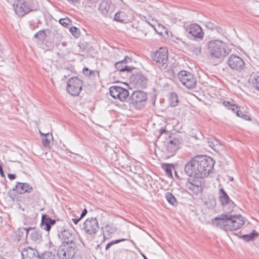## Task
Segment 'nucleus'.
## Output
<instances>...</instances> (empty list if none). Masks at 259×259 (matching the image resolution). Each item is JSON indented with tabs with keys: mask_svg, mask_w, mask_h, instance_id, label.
<instances>
[{
	"mask_svg": "<svg viewBox=\"0 0 259 259\" xmlns=\"http://www.w3.org/2000/svg\"><path fill=\"white\" fill-rule=\"evenodd\" d=\"M99 10L105 17H112V8L111 3L108 0L102 1L99 7Z\"/></svg>",
	"mask_w": 259,
	"mask_h": 259,
	"instance_id": "obj_23",
	"label": "nucleus"
},
{
	"mask_svg": "<svg viewBox=\"0 0 259 259\" xmlns=\"http://www.w3.org/2000/svg\"><path fill=\"white\" fill-rule=\"evenodd\" d=\"M55 31H56V37L57 38H60L62 37V34L61 33L58 32V31H57V30H55Z\"/></svg>",
	"mask_w": 259,
	"mask_h": 259,
	"instance_id": "obj_52",
	"label": "nucleus"
},
{
	"mask_svg": "<svg viewBox=\"0 0 259 259\" xmlns=\"http://www.w3.org/2000/svg\"><path fill=\"white\" fill-rule=\"evenodd\" d=\"M96 72V70L91 71L89 70V69L87 67H84L83 69V73L84 75H85L87 76H91L92 75H94Z\"/></svg>",
	"mask_w": 259,
	"mask_h": 259,
	"instance_id": "obj_40",
	"label": "nucleus"
},
{
	"mask_svg": "<svg viewBox=\"0 0 259 259\" xmlns=\"http://www.w3.org/2000/svg\"><path fill=\"white\" fill-rule=\"evenodd\" d=\"M13 7L16 14L21 17L37 10L36 0H15Z\"/></svg>",
	"mask_w": 259,
	"mask_h": 259,
	"instance_id": "obj_5",
	"label": "nucleus"
},
{
	"mask_svg": "<svg viewBox=\"0 0 259 259\" xmlns=\"http://www.w3.org/2000/svg\"><path fill=\"white\" fill-rule=\"evenodd\" d=\"M175 175H176L177 176H178V175H177V173L176 171H175Z\"/></svg>",
	"mask_w": 259,
	"mask_h": 259,
	"instance_id": "obj_60",
	"label": "nucleus"
},
{
	"mask_svg": "<svg viewBox=\"0 0 259 259\" xmlns=\"http://www.w3.org/2000/svg\"><path fill=\"white\" fill-rule=\"evenodd\" d=\"M165 198L169 203L173 206H176L178 202L174 195L170 192H167L165 194Z\"/></svg>",
	"mask_w": 259,
	"mask_h": 259,
	"instance_id": "obj_31",
	"label": "nucleus"
},
{
	"mask_svg": "<svg viewBox=\"0 0 259 259\" xmlns=\"http://www.w3.org/2000/svg\"><path fill=\"white\" fill-rule=\"evenodd\" d=\"M223 105L226 107L228 109V108L229 107V106L231 105V103L229 102V101H224L223 102Z\"/></svg>",
	"mask_w": 259,
	"mask_h": 259,
	"instance_id": "obj_48",
	"label": "nucleus"
},
{
	"mask_svg": "<svg viewBox=\"0 0 259 259\" xmlns=\"http://www.w3.org/2000/svg\"><path fill=\"white\" fill-rule=\"evenodd\" d=\"M142 255L144 259H148V258L146 256L145 254H142Z\"/></svg>",
	"mask_w": 259,
	"mask_h": 259,
	"instance_id": "obj_57",
	"label": "nucleus"
},
{
	"mask_svg": "<svg viewBox=\"0 0 259 259\" xmlns=\"http://www.w3.org/2000/svg\"><path fill=\"white\" fill-rule=\"evenodd\" d=\"M259 236V233L255 230H253L250 233L245 234L241 236V238L245 242H249L254 240Z\"/></svg>",
	"mask_w": 259,
	"mask_h": 259,
	"instance_id": "obj_26",
	"label": "nucleus"
},
{
	"mask_svg": "<svg viewBox=\"0 0 259 259\" xmlns=\"http://www.w3.org/2000/svg\"><path fill=\"white\" fill-rule=\"evenodd\" d=\"M66 151H67V152H69V153H70L71 154H73L74 155H75L76 156H80L78 154H75V153H73V152H72L71 151H70L67 148H66L65 149Z\"/></svg>",
	"mask_w": 259,
	"mask_h": 259,
	"instance_id": "obj_53",
	"label": "nucleus"
},
{
	"mask_svg": "<svg viewBox=\"0 0 259 259\" xmlns=\"http://www.w3.org/2000/svg\"><path fill=\"white\" fill-rule=\"evenodd\" d=\"M29 238L33 242L38 243L42 240V234L41 231L35 227H28L25 229V239L28 240L29 233Z\"/></svg>",
	"mask_w": 259,
	"mask_h": 259,
	"instance_id": "obj_18",
	"label": "nucleus"
},
{
	"mask_svg": "<svg viewBox=\"0 0 259 259\" xmlns=\"http://www.w3.org/2000/svg\"><path fill=\"white\" fill-rule=\"evenodd\" d=\"M8 177L10 180H14L16 178V176L15 174H9L8 175Z\"/></svg>",
	"mask_w": 259,
	"mask_h": 259,
	"instance_id": "obj_47",
	"label": "nucleus"
},
{
	"mask_svg": "<svg viewBox=\"0 0 259 259\" xmlns=\"http://www.w3.org/2000/svg\"><path fill=\"white\" fill-rule=\"evenodd\" d=\"M56 223V221L55 220L52 219L47 214H44L41 217L40 226L42 229L49 231L52 226L54 225Z\"/></svg>",
	"mask_w": 259,
	"mask_h": 259,
	"instance_id": "obj_24",
	"label": "nucleus"
},
{
	"mask_svg": "<svg viewBox=\"0 0 259 259\" xmlns=\"http://www.w3.org/2000/svg\"><path fill=\"white\" fill-rule=\"evenodd\" d=\"M80 230L86 235L95 236L98 231L99 226L96 218H88L82 225H80Z\"/></svg>",
	"mask_w": 259,
	"mask_h": 259,
	"instance_id": "obj_6",
	"label": "nucleus"
},
{
	"mask_svg": "<svg viewBox=\"0 0 259 259\" xmlns=\"http://www.w3.org/2000/svg\"><path fill=\"white\" fill-rule=\"evenodd\" d=\"M252 83L254 88L259 91V76L254 77L252 81Z\"/></svg>",
	"mask_w": 259,
	"mask_h": 259,
	"instance_id": "obj_41",
	"label": "nucleus"
},
{
	"mask_svg": "<svg viewBox=\"0 0 259 259\" xmlns=\"http://www.w3.org/2000/svg\"><path fill=\"white\" fill-rule=\"evenodd\" d=\"M238 108H239V107L238 106H237L236 105L231 103V105L229 106L228 109H231L233 111H235L236 109L238 110Z\"/></svg>",
	"mask_w": 259,
	"mask_h": 259,
	"instance_id": "obj_43",
	"label": "nucleus"
},
{
	"mask_svg": "<svg viewBox=\"0 0 259 259\" xmlns=\"http://www.w3.org/2000/svg\"><path fill=\"white\" fill-rule=\"evenodd\" d=\"M110 95L114 99H118L120 101H124L129 96V92L127 90L119 87L112 86L109 89Z\"/></svg>",
	"mask_w": 259,
	"mask_h": 259,
	"instance_id": "obj_14",
	"label": "nucleus"
},
{
	"mask_svg": "<svg viewBox=\"0 0 259 259\" xmlns=\"http://www.w3.org/2000/svg\"><path fill=\"white\" fill-rule=\"evenodd\" d=\"M132 62V58L128 56H126L125 58L121 61H118L115 63L114 65L116 69L120 72H131L135 68L132 66L127 65L128 63Z\"/></svg>",
	"mask_w": 259,
	"mask_h": 259,
	"instance_id": "obj_19",
	"label": "nucleus"
},
{
	"mask_svg": "<svg viewBox=\"0 0 259 259\" xmlns=\"http://www.w3.org/2000/svg\"><path fill=\"white\" fill-rule=\"evenodd\" d=\"M185 187L195 194H198L201 190V183L195 179H188L185 183Z\"/></svg>",
	"mask_w": 259,
	"mask_h": 259,
	"instance_id": "obj_22",
	"label": "nucleus"
},
{
	"mask_svg": "<svg viewBox=\"0 0 259 259\" xmlns=\"http://www.w3.org/2000/svg\"><path fill=\"white\" fill-rule=\"evenodd\" d=\"M227 63L230 68L238 72L243 70L245 66L244 60L241 57L233 54L228 57Z\"/></svg>",
	"mask_w": 259,
	"mask_h": 259,
	"instance_id": "obj_12",
	"label": "nucleus"
},
{
	"mask_svg": "<svg viewBox=\"0 0 259 259\" xmlns=\"http://www.w3.org/2000/svg\"><path fill=\"white\" fill-rule=\"evenodd\" d=\"M133 19V16L128 12L119 11L114 15V20L116 21L127 23Z\"/></svg>",
	"mask_w": 259,
	"mask_h": 259,
	"instance_id": "obj_21",
	"label": "nucleus"
},
{
	"mask_svg": "<svg viewBox=\"0 0 259 259\" xmlns=\"http://www.w3.org/2000/svg\"><path fill=\"white\" fill-rule=\"evenodd\" d=\"M205 26L206 28L209 29H210L212 31H216L219 33H222L223 31V29L221 27L211 22H206Z\"/></svg>",
	"mask_w": 259,
	"mask_h": 259,
	"instance_id": "obj_30",
	"label": "nucleus"
},
{
	"mask_svg": "<svg viewBox=\"0 0 259 259\" xmlns=\"http://www.w3.org/2000/svg\"><path fill=\"white\" fill-rule=\"evenodd\" d=\"M58 235L62 240V244H68V245H75V235L68 229H63L58 231Z\"/></svg>",
	"mask_w": 259,
	"mask_h": 259,
	"instance_id": "obj_17",
	"label": "nucleus"
},
{
	"mask_svg": "<svg viewBox=\"0 0 259 259\" xmlns=\"http://www.w3.org/2000/svg\"><path fill=\"white\" fill-rule=\"evenodd\" d=\"M59 23L62 26L68 27L71 24V21L68 18H62L59 20Z\"/></svg>",
	"mask_w": 259,
	"mask_h": 259,
	"instance_id": "obj_38",
	"label": "nucleus"
},
{
	"mask_svg": "<svg viewBox=\"0 0 259 259\" xmlns=\"http://www.w3.org/2000/svg\"><path fill=\"white\" fill-rule=\"evenodd\" d=\"M70 32L75 37L78 38L80 35V30L75 26L71 27L69 29Z\"/></svg>",
	"mask_w": 259,
	"mask_h": 259,
	"instance_id": "obj_37",
	"label": "nucleus"
},
{
	"mask_svg": "<svg viewBox=\"0 0 259 259\" xmlns=\"http://www.w3.org/2000/svg\"><path fill=\"white\" fill-rule=\"evenodd\" d=\"M130 81L134 87L139 89L145 88L147 82L146 77L140 72L132 75L130 78Z\"/></svg>",
	"mask_w": 259,
	"mask_h": 259,
	"instance_id": "obj_16",
	"label": "nucleus"
},
{
	"mask_svg": "<svg viewBox=\"0 0 259 259\" xmlns=\"http://www.w3.org/2000/svg\"><path fill=\"white\" fill-rule=\"evenodd\" d=\"M170 140L168 142L166 152L169 155V156L174 155L182 145V138L178 136L177 137H171L169 136Z\"/></svg>",
	"mask_w": 259,
	"mask_h": 259,
	"instance_id": "obj_15",
	"label": "nucleus"
},
{
	"mask_svg": "<svg viewBox=\"0 0 259 259\" xmlns=\"http://www.w3.org/2000/svg\"><path fill=\"white\" fill-rule=\"evenodd\" d=\"M88 213V210L86 208H84L80 214V219L83 218Z\"/></svg>",
	"mask_w": 259,
	"mask_h": 259,
	"instance_id": "obj_46",
	"label": "nucleus"
},
{
	"mask_svg": "<svg viewBox=\"0 0 259 259\" xmlns=\"http://www.w3.org/2000/svg\"><path fill=\"white\" fill-rule=\"evenodd\" d=\"M111 246V245H110V244L109 243H108L105 247L106 250H107Z\"/></svg>",
	"mask_w": 259,
	"mask_h": 259,
	"instance_id": "obj_54",
	"label": "nucleus"
},
{
	"mask_svg": "<svg viewBox=\"0 0 259 259\" xmlns=\"http://www.w3.org/2000/svg\"><path fill=\"white\" fill-rule=\"evenodd\" d=\"M81 219L79 218H74V219H72V222L75 224H77L79 221Z\"/></svg>",
	"mask_w": 259,
	"mask_h": 259,
	"instance_id": "obj_51",
	"label": "nucleus"
},
{
	"mask_svg": "<svg viewBox=\"0 0 259 259\" xmlns=\"http://www.w3.org/2000/svg\"><path fill=\"white\" fill-rule=\"evenodd\" d=\"M46 31L44 30H41L36 32L34 37L38 38L39 40L44 39L46 37Z\"/></svg>",
	"mask_w": 259,
	"mask_h": 259,
	"instance_id": "obj_36",
	"label": "nucleus"
},
{
	"mask_svg": "<svg viewBox=\"0 0 259 259\" xmlns=\"http://www.w3.org/2000/svg\"><path fill=\"white\" fill-rule=\"evenodd\" d=\"M109 243L110 244V245L111 246L115 244L114 240H112V241L109 242Z\"/></svg>",
	"mask_w": 259,
	"mask_h": 259,
	"instance_id": "obj_56",
	"label": "nucleus"
},
{
	"mask_svg": "<svg viewBox=\"0 0 259 259\" xmlns=\"http://www.w3.org/2000/svg\"><path fill=\"white\" fill-rule=\"evenodd\" d=\"M168 52L165 48H160L155 52L152 56L154 61L156 62V65L160 69L164 72H171L173 76H175L176 72L171 66H168Z\"/></svg>",
	"mask_w": 259,
	"mask_h": 259,
	"instance_id": "obj_4",
	"label": "nucleus"
},
{
	"mask_svg": "<svg viewBox=\"0 0 259 259\" xmlns=\"http://www.w3.org/2000/svg\"><path fill=\"white\" fill-rule=\"evenodd\" d=\"M133 31L137 37L146 36L148 33L149 29L153 27L148 22L142 21L138 22L137 24L132 25Z\"/></svg>",
	"mask_w": 259,
	"mask_h": 259,
	"instance_id": "obj_13",
	"label": "nucleus"
},
{
	"mask_svg": "<svg viewBox=\"0 0 259 259\" xmlns=\"http://www.w3.org/2000/svg\"><path fill=\"white\" fill-rule=\"evenodd\" d=\"M27 228H19L16 232V236L18 241H20L24 236L25 229Z\"/></svg>",
	"mask_w": 259,
	"mask_h": 259,
	"instance_id": "obj_33",
	"label": "nucleus"
},
{
	"mask_svg": "<svg viewBox=\"0 0 259 259\" xmlns=\"http://www.w3.org/2000/svg\"><path fill=\"white\" fill-rule=\"evenodd\" d=\"M0 175L2 177H5V174H4V170L3 169V166L1 164H0Z\"/></svg>",
	"mask_w": 259,
	"mask_h": 259,
	"instance_id": "obj_49",
	"label": "nucleus"
},
{
	"mask_svg": "<svg viewBox=\"0 0 259 259\" xmlns=\"http://www.w3.org/2000/svg\"><path fill=\"white\" fill-rule=\"evenodd\" d=\"M180 82L189 89H195L197 84L195 76L190 72L181 70L178 74Z\"/></svg>",
	"mask_w": 259,
	"mask_h": 259,
	"instance_id": "obj_7",
	"label": "nucleus"
},
{
	"mask_svg": "<svg viewBox=\"0 0 259 259\" xmlns=\"http://www.w3.org/2000/svg\"><path fill=\"white\" fill-rule=\"evenodd\" d=\"M187 36L195 40H201L204 37V32L202 28L196 23L188 25L185 28Z\"/></svg>",
	"mask_w": 259,
	"mask_h": 259,
	"instance_id": "obj_10",
	"label": "nucleus"
},
{
	"mask_svg": "<svg viewBox=\"0 0 259 259\" xmlns=\"http://www.w3.org/2000/svg\"><path fill=\"white\" fill-rule=\"evenodd\" d=\"M219 200L226 212L221 214L212 220V224L226 231L237 230L244 224L245 221L241 215L231 214L235 206L227 193L221 188L219 191Z\"/></svg>",
	"mask_w": 259,
	"mask_h": 259,
	"instance_id": "obj_1",
	"label": "nucleus"
},
{
	"mask_svg": "<svg viewBox=\"0 0 259 259\" xmlns=\"http://www.w3.org/2000/svg\"><path fill=\"white\" fill-rule=\"evenodd\" d=\"M159 133H160V135H161L163 134H165L166 135H169V132L168 131H167L164 128H160L159 130Z\"/></svg>",
	"mask_w": 259,
	"mask_h": 259,
	"instance_id": "obj_44",
	"label": "nucleus"
},
{
	"mask_svg": "<svg viewBox=\"0 0 259 259\" xmlns=\"http://www.w3.org/2000/svg\"><path fill=\"white\" fill-rule=\"evenodd\" d=\"M201 48L200 47H193V51L196 54L198 55L201 53Z\"/></svg>",
	"mask_w": 259,
	"mask_h": 259,
	"instance_id": "obj_42",
	"label": "nucleus"
},
{
	"mask_svg": "<svg viewBox=\"0 0 259 259\" xmlns=\"http://www.w3.org/2000/svg\"><path fill=\"white\" fill-rule=\"evenodd\" d=\"M42 144L44 147L46 148H50L51 141L53 139L52 134L50 133L45 134L42 137Z\"/></svg>",
	"mask_w": 259,
	"mask_h": 259,
	"instance_id": "obj_27",
	"label": "nucleus"
},
{
	"mask_svg": "<svg viewBox=\"0 0 259 259\" xmlns=\"http://www.w3.org/2000/svg\"><path fill=\"white\" fill-rule=\"evenodd\" d=\"M206 47L209 54L215 58H222L229 53V49L227 45L219 39L209 41Z\"/></svg>",
	"mask_w": 259,
	"mask_h": 259,
	"instance_id": "obj_3",
	"label": "nucleus"
},
{
	"mask_svg": "<svg viewBox=\"0 0 259 259\" xmlns=\"http://www.w3.org/2000/svg\"><path fill=\"white\" fill-rule=\"evenodd\" d=\"M0 259H5L2 255H0Z\"/></svg>",
	"mask_w": 259,
	"mask_h": 259,
	"instance_id": "obj_59",
	"label": "nucleus"
},
{
	"mask_svg": "<svg viewBox=\"0 0 259 259\" xmlns=\"http://www.w3.org/2000/svg\"><path fill=\"white\" fill-rule=\"evenodd\" d=\"M130 104L136 109H140L147 99L146 93L141 90L134 91L129 97Z\"/></svg>",
	"mask_w": 259,
	"mask_h": 259,
	"instance_id": "obj_8",
	"label": "nucleus"
},
{
	"mask_svg": "<svg viewBox=\"0 0 259 259\" xmlns=\"http://www.w3.org/2000/svg\"><path fill=\"white\" fill-rule=\"evenodd\" d=\"M236 113V115L237 116L240 117L242 118H243L246 120H251L250 117L248 115L243 113L241 111H240L239 110H237Z\"/></svg>",
	"mask_w": 259,
	"mask_h": 259,
	"instance_id": "obj_39",
	"label": "nucleus"
},
{
	"mask_svg": "<svg viewBox=\"0 0 259 259\" xmlns=\"http://www.w3.org/2000/svg\"><path fill=\"white\" fill-rule=\"evenodd\" d=\"M32 189V187L28 183L17 182L13 190H16L19 194H24L25 192H31Z\"/></svg>",
	"mask_w": 259,
	"mask_h": 259,
	"instance_id": "obj_25",
	"label": "nucleus"
},
{
	"mask_svg": "<svg viewBox=\"0 0 259 259\" xmlns=\"http://www.w3.org/2000/svg\"><path fill=\"white\" fill-rule=\"evenodd\" d=\"M169 105L171 107H176L178 105L179 100L178 95L175 92H171L168 98Z\"/></svg>",
	"mask_w": 259,
	"mask_h": 259,
	"instance_id": "obj_28",
	"label": "nucleus"
},
{
	"mask_svg": "<svg viewBox=\"0 0 259 259\" xmlns=\"http://www.w3.org/2000/svg\"><path fill=\"white\" fill-rule=\"evenodd\" d=\"M39 133H40V135L41 136H42L43 137H44V135H45V134L42 133L40 131H39Z\"/></svg>",
	"mask_w": 259,
	"mask_h": 259,
	"instance_id": "obj_58",
	"label": "nucleus"
},
{
	"mask_svg": "<svg viewBox=\"0 0 259 259\" xmlns=\"http://www.w3.org/2000/svg\"><path fill=\"white\" fill-rule=\"evenodd\" d=\"M208 143L210 147L215 151L221 146L220 141L216 139H209L208 141Z\"/></svg>",
	"mask_w": 259,
	"mask_h": 259,
	"instance_id": "obj_32",
	"label": "nucleus"
},
{
	"mask_svg": "<svg viewBox=\"0 0 259 259\" xmlns=\"http://www.w3.org/2000/svg\"><path fill=\"white\" fill-rule=\"evenodd\" d=\"M100 0H88V3L89 4H91L92 5H94V6H95L94 5L97 3H98L99 2Z\"/></svg>",
	"mask_w": 259,
	"mask_h": 259,
	"instance_id": "obj_45",
	"label": "nucleus"
},
{
	"mask_svg": "<svg viewBox=\"0 0 259 259\" xmlns=\"http://www.w3.org/2000/svg\"><path fill=\"white\" fill-rule=\"evenodd\" d=\"M41 259H57L55 254L51 251H45L42 254Z\"/></svg>",
	"mask_w": 259,
	"mask_h": 259,
	"instance_id": "obj_34",
	"label": "nucleus"
},
{
	"mask_svg": "<svg viewBox=\"0 0 259 259\" xmlns=\"http://www.w3.org/2000/svg\"><path fill=\"white\" fill-rule=\"evenodd\" d=\"M23 259H40L37 250L30 247H27L23 249L21 252Z\"/></svg>",
	"mask_w": 259,
	"mask_h": 259,
	"instance_id": "obj_20",
	"label": "nucleus"
},
{
	"mask_svg": "<svg viewBox=\"0 0 259 259\" xmlns=\"http://www.w3.org/2000/svg\"><path fill=\"white\" fill-rule=\"evenodd\" d=\"M83 81L78 77H72L67 83L66 89L71 96L76 97L79 95L82 90Z\"/></svg>",
	"mask_w": 259,
	"mask_h": 259,
	"instance_id": "obj_9",
	"label": "nucleus"
},
{
	"mask_svg": "<svg viewBox=\"0 0 259 259\" xmlns=\"http://www.w3.org/2000/svg\"><path fill=\"white\" fill-rule=\"evenodd\" d=\"M127 240V239H120L115 240H114V243H115V244H117V243H120V242H122V241H125V240Z\"/></svg>",
	"mask_w": 259,
	"mask_h": 259,
	"instance_id": "obj_50",
	"label": "nucleus"
},
{
	"mask_svg": "<svg viewBox=\"0 0 259 259\" xmlns=\"http://www.w3.org/2000/svg\"><path fill=\"white\" fill-rule=\"evenodd\" d=\"M214 164V160L206 155H197L192 158L185 165L186 175L194 178H203L207 177Z\"/></svg>",
	"mask_w": 259,
	"mask_h": 259,
	"instance_id": "obj_2",
	"label": "nucleus"
},
{
	"mask_svg": "<svg viewBox=\"0 0 259 259\" xmlns=\"http://www.w3.org/2000/svg\"><path fill=\"white\" fill-rule=\"evenodd\" d=\"M162 167L165 170L166 175L168 177L172 178V170L174 169V165L170 163H165L162 165Z\"/></svg>",
	"mask_w": 259,
	"mask_h": 259,
	"instance_id": "obj_29",
	"label": "nucleus"
},
{
	"mask_svg": "<svg viewBox=\"0 0 259 259\" xmlns=\"http://www.w3.org/2000/svg\"><path fill=\"white\" fill-rule=\"evenodd\" d=\"M75 254V245L61 244L58 248L57 256L59 259H71Z\"/></svg>",
	"mask_w": 259,
	"mask_h": 259,
	"instance_id": "obj_11",
	"label": "nucleus"
},
{
	"mask_svg": "<svg viewBox=\"0 0 259 259\" xmlns=\"http://www.w3.org/2000/svg\"><path fill=\"white\" fill-rule=\"evenodd\" d=\"M40 194L38 192H34L29 198V201L32 203L37 202L39 200Z\"/></svg>",
	"mask_w": 259,
	"mask_h": 259,
	"instance_id": "obj_35",
	"label": "nucleus"
},
{
	"mask_svg": "<svg viewBox=\"0 0 259 259\" xmlns=\"http://www.w3.org/2000/svg\"><path fill=\"white\" fill-rule=\"evenodd\" d=\"M61 44L63 47H66L67 46V42H66L65 41L62 42Z\"/></svg>",
	"mask_w": 259,
	"mask_h": 259,
	"instance_id": "obj_55",
	"label": "nucleus"
}]
</instances>
